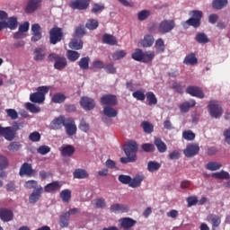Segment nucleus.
I'll return each instance as SVG.
<instances>
[{
    "label": "nucleus",
    "instance_id": "nucleus-38",
    "mask_svg": "<svg viewBox=\"0 0 230 230\" xmlns=\"http://www.w3.org/2000/svg\"><path fill=\"white\" fill-rule=\"evenodd\" d=\"M40 187H42V186L39 185V181L35 180H30L25 181L24 183V188H27V190H34V191L39 190Z\"/></svg>",
    "mask_w": 230,
    "mask_h": 230
},
{
    "label": "nucleus",
    "instance_id": "nucleus-37",
    "mask_svg": "<svg viewBox=\"0 0 230 230\" xmlns=\"http://www.w3.org/2000/svg\"><path fill=\"white\" fill-rule=\"evenodd\" d=\"M87 33L85 31V25L81 24L77 27H75V31L74 32V37H77V39H82L84 37V35Z\"/></svg>",
    "mask_w": 230,
    "mask_h": 230
},
{
    "label": "nucleus",
    "instance_id": "nucleus-29",
    "mask_svg": "<svg viewBox=\"0 0 230 230\" xmlns=\"http://www.w3.org/2000/svg\"><path fill=\"white\" fill-rule=\"evenodd\" d=\"M73 177L74 179H88L89 172L84 169L78 168L74 171Z\"/></svg>",
    "mask_w": 230,
    "mask_h": 230
},
{
    "label": "nucleus",
    "instance_id": "nucleus-32",
    "mask_svg": "<svg viewBox=\"0 0 230 230\" xmlns=\"http://www.w3.org/2000/svg\"><path fill=\"white\" fill-rule=\"evenodd\" d=\"M102 42L104 44H109V46H116L118 44V40H116V37L111 34H104L102 36Z\"/></svg>",
    "mask_w": 230,
    "mask_h": 230
},
{
    "label": "nucleus",
    "instance_id": "nucleus-5",
    "mask_svg": "<svg viewBox=\"0 0 230 230\" xmlns=\"http://www.w3.org/2000/svg\"><path fill=\"white\" fill-rule=\"evenodd\" d=\"M64 39V33L60 27L54 26L49 31V40L50 44H58Z\"/></svg>",
    "mask_w": 230,
    "mask_h": 230
},
{
    "label": "nucleus",
    "instance_id": "nucleus-9",
    "mask_svg": "<svg viewBox=\"0 0 230 230\" xmlns=\"http://www.w3.org/2000/svg\"><path fill=\"white\" fill-rule=\"evenodd\" d=\"M67 121V118L64 115H60L59 117L55 118L51 122H50V128L52 130H60L62 127H65L66 122Z\"/></svg>",
    "mask_w": 230,
    "mask_h": 230
},
{
    "label": "nucleus",
    "instance_id": "nucleus-40",
    "mask_svg": "<svg viewBox=\"0 0 230 230\" xmlns=\"http://www.w3.org/2000/svg\"><path fill=\"white\" fill-rule=\"evenodd\" d=\"M146 98L148 102L149 107H152V105H157V97L154 92H147L146 93Z\"/></svg>",
    "mask_w": 230,
    "mask_h": 230
},
{
    "label": "nucleus",
    "instance_id": "nucleus-25",
    "mask_svg": "<svg viewBox=\"0 0 230 230\" xmlns=\"http://www.w3.org/2000/svg\"><path fill=\"white\" fill-rule=\"evenodd\" d=\"M74 38L69 42L68 46L70 49H74L75 51H78L84 48V41L82 40Z\"/></svg>",
    "mask_w": 230,
    "mask_h": 230
},
{
    "label": "nucleus",
    "instance_id": "nucleus-24",
    "mask_svg": "<svg viewBox=\"0 0 230 230\" xmlns=\"http://www.w3.org/2000/svg\"><path fill=\"white\" fill-rule=\"evenodd\" d=\"M154 42H155V39L151 34H146L144 39L141 40L140 45L142 48H152L154 46Z\"/></svg>",
    "mask_w": 230,
    "mask_h": 230
},
{
    "label": "nucleus",
    "instance_id": "nucleus-22",
    "mask_svg": "<svg viewBox=\"0 0 230 230\" xmlns=\"http://www.w3.org/2000/svg\"><path fill=\"white\" fill-rule=\"evenodd\" d=\"M112 213H128L130 208L125 204L115 203L110 208Z\"/></svg>",
    "mask_w": 230,
    "mask_h": 230
},
{
    "label": "nucleus",
    "instance_id": "nucleus-14",
    "mask_svg": "<svg viewBox=\"0 0 230 230\" xmlns=\"http://www.w3.org/2000/svg\"><path fill=\"white\" fill-rule=\"evenodd\" d=\"M42 5V0H29L25 6V13H33Z\"/></svg>",
    "mask_w": 230,
    "mask_h": 230
},
{
    "label": "nucleus",
    "instance_id": "nucleus-59",
    "mask_svg": "<svg viewBox=\"0 0 230 230\" xmlns=\"http://www.w3.org/2000/svg\"><path fill=\"white\" fill-rule=\"evenodd\" d=\"M133 98H136V100H138V102H145V98H146V95H145V93L137 90L132 93Z\"/></svg>",
    "mask_w": 230,
    "mask_h": 230
},
{
    "label": "nucleus",
    "instance_id": "nucleus-28",
    "mask_svg": "<svg viewBox=\"0 0 230 230\" xmlns=\"http://www.w3.org/2000/svg\"><path fill=\"white\" fill-rule=\"evenodd\" d=\"M144 179L145 176L139 174L136 175L134 178H131V181H129V188H139Z\"/></svg>",
    "mask_w": 230,
    "mask_h": 230
},
{
    "label": "nucleus",
    "instance_id": "nucleus-54",
    "mask_svg": "<svg viewBox=\"0 0 230 230\" xmlns=\"http://www.w3.org/2000/svg\"><path fill=\"white\" fill-rule=\"evenodd\" d=\"M131 58L137 62H142L143 60V50L141 49H137L135 52L132 53Z\"/></svg>",
    "mask_w": 230,
    "mask_h": 230
},
{
    "label": "nucleus",
    "instance_id": "nucleus-36",
    "mask_svg": "<svg viewBox=\"0 0 230 230\" xmlns=\"http://www.w3.org/2000/svg\"><path fill=\"white\" fill-rule=\"evenodd\" d=\"M103 114L107 116V118H116V116H118V111L112 108V106H106L103 108Z\"/></svg>",
    "mask_w": 230,
    "mask_h": 230
},
{
    "label": "nucleus",
    "instance_id": "nucleus-56",
    "mask_svg": "<svg viewBox=\"0 0 230 230\" xmlns=\"http://www.w3.org/2000/svg\"><path fill=\"white\" fill-rule=\"evenodd\" d=\"M60 198L63 202H69V200H71V190L69 189L62 190L60 192Z\"/></svg>",
    "mask_w": 230,
    "mask_h": 230
},
{
    "label": "nucleus",
    "instance_id": "nucleus-4",
    "mask_svg": "<svg viewBox=\"0 0 230 230\" xmlns=\"http://www.w3.org/2000/svg\"><path fill=\"white\" fill-rule=\"evenodd\" d=\"M208 112L212 118H220L224 114V110L220 105V102L217 100H212L208 102Z\"/></svg>",
    "mask_w": 230,
    "mask_h": 230
},
{
    "label": "nucleus",
    "instance_id": "nucleus-62",
    "mask_svg": "<svg viewBox=\"0 0 230 230\" xmlns=\"http://www.w3.org/2000/svg\"><path fill=\"white\" fill-rule=\"evenodd\" d=\"M105 5L103 4H94L91 9L92 13H98V12H103Z\"/></svg>",
    "mask_w": 230,
    "mask_h": 230
},
{
    "label": "nucleus",
    "instance_id": "nucleus-43",
    "mask_svg": "<svg viewBox=\"0 0 230 230\" xmlns=\"http://www.w3.org/2000/svg\"><path fill=\"white\" fill-rule=\"evenodd\" d=\"M195 40L199 42V44H208L209 42V38L204 32H199L196 34Z\"/></svg>",
    "mask_w": 230,
    "mask_h": 230
},
{
    "label": "nucleus",
    "instance_id": "nucleus-8",
    "mask_svg": "<svg viewBox=\"0 0 230 230\" xmlns=\"http://www.w3.org/2000/svg\"><path fill=\"white\" fill-rule=\"evenodd\" d=\"M101 105H106V107H115L118 105V97L113 94H104L101 97Z\"/></svg>",
    "mask_w": 230,
    "mask_h": 230
},
{
    "label": "nucleus",
    "instance_id": "nucleus-20",
    "mask_svg": "<svg viewBox=\"0 0 230 230\" xmlns=\"http://www.w3.org/2000/svg\"><path fill=\"white\" fill-rule=\"evenodd\" d=\"M0 219L2 222H12L13 220V212L8 208H0Z\"/></svg>",
    "mask_w": 230,
    "mask_h": 230
},
{
    "label": "nucleus",
    "instance_id": "nucleus-44",
    "mask_svg": "<svg viewBox=\"0 0 230 230\" xmlns=\"http://www.w3.org/2000/svg\"><path fill=\"white\" fill-rule=\"evenodd\" d=\"M99 26L100 22L95 19H89L85 23V28L90 31L97 30Z\"/></svg>",
    "mask_w": 230,
    "mask_h": 230
},
{
    "label": "nucleus",
    "instance_id": "nucleus-61",
    "mask_svg": "<svg viewBox=\"0 0 230 230\" xmlns=\"http://www.w3.org/2000/svg\"><path fill=\"white\" fill-rule=\"evenodd\" d=\"M119 181L121 182V184H128L129 186L130 181H132V177L127 174H120L119 175Z\"/></svg>",
    "mask_w": 230,
    "mask_h": 230
},
{
    "label": "nucleus",
    "instance_id": "nucleus-21",
    "mask_svg": "<svg viewBox=\"0 0 230 230\" xmlns=\"http://www.w3.org/2000/svg\"><path fill=\"white\" fill-rule=\"evenodd\" d=\"M44 192V189L42 187H39L37 190H33L31 194L29 196L30 204H36L42 197V193Z\"/></svg>",
    "mask_w": 230,
    "mask_h": 230
},
{
    "label": "nucleus",
    "instance_id": "nucleus-33",
    "mask_svg": "<svg viewBox=\"0 0 230 230\" xmlns=\"http://www.w3.org/2000/svg\"><path fill=\"white\" fill-rule=\"evenodd\" d=\"M155 48L158 55H161V53H164V50L166 49V46L164 45V40H163V38H159L156 40Z\"/></svg>",
    "mask_w": 230,
    "mask_h": 230
},
{
    "label": "nucleus",
    "instance_id": "nucleus-3",
    "mask_svg": "<svg viewBox=\"0 0 230 230\" xmlns=\"http://www.w3.org/2000/svg\"><path fill=\"white\" fill-rule=\"evenodd\" d=\"M49 59L50 62H53L54 60V69H58V71H62V69L67 67V59L65 57H60L57 53L49 54Z\"/></svg>",
    "mask_w": 230,
    "mask_h": 230
},
{
    "label": "nucleus",
    "instance_id": "nucleus-64",
    "mask_svg": "<svg viewBox=\"0 0 230 230\" xmlns=\"http://www.w3.org/2000/svg\"><path fill=\"white\" fill-rule=\"evenodd\" d=\"M38 154H40V155H46V154H49L51 152V147L49 146H40L37 149Z\"/></svg>",
    "mask_w": 230,
    "mask_h": 230
},
{
    "label": "nucleus",
    "instance_id": "nucleus-39",
    "mask_svg": "<svg viewBox=\"0 0 230 230\" xmlns=\"http://www.w3.org/2000/svg\"><path fill=\"white\" fill-rule=\"evenodd\" d=\"M161 169V164L156 161H149L147 163V170L154 173V172H157Z\"/></svg>",
    "mask_w": 230,
    "mask_h": 230
},
{
    "label": "nucleus",
    "instance_id": "nucleus-45",
    "mask_svg": "<svg viewBox=\"0 0 230 230\" xmlns=\"http://www.w3.org/2000/svg\"><path fill=\"white\" fill-rule=\"evenodd\" d=\"M89 62H91V58H89V56L82 58L78 62V66L80 69H83V70L89 69Z\"/></svg>",
    "mask_w": 230,
    "mask_h": 230
},
{
    "label": "nucleus",
    "instance_id": "nucleus-34",
    "mask_svg": "<svg viewBox=\"0 0 230 230\" xmlns=\"http://www.w3.org/2000/svg\"><path fill=\"white\" fill-rule=\"evenodd\" d=\"M227 4H229V1L227 0H213L212 8L215 10H223Z\"/></svg>",
    "mask_w": 230,
    "mask_h": 230
},
{
    "label": "nucleus",
    "instance_id": "nucleus-11",
    "mask_svg": "<svg viewBox=\"0 0 230 230\" xmlns=\"http://www.w3.org/2000/svg\"><path fill=\"white\" fill-rule=\"evenodd\" d=\"M6 28H9V30H15L17 28V17H9L7 22L0 21V31L6 30Z\"/></svg>",
    "mask_w": 230,
    "mask_h": 230
},
{
    "label": "nucleus",
    "instance_id": "nucleus-48",
    "mask_svg": "<svg viewBox=\"0 0 230 230\" xmlns=\"http://www.w3.org/2000/svg\"><path fill=\"white\" fill-rule=\"evenodd\" d=\"M69 214L64 212L59 218L60 227H67L69 226Z\"/></svg>",
    "mask_w": 230,
    "mask_h": 230
},
{
    "label": "nucleus",
    "instance_id": "nucleus-31",
    "mask_svg": "<svg viewBox=\"0 0 230 230\" xmlns=\"http://www.w3.org/2000/svg\"><path fill=\"white\" fill-rule=\"evenodd\" d=\"M155 58V52L154 50H149L143 52L142 54V61L144 64H148V62H152Z\"/></svg>",
    "mask_w": 230,
    "mask_h": 230
},
{
    "label": "nucleus",
    "instance_id": "nucleus-7",
    "mask_svg": "<svg viewBox=\"0 0 230 230\" xmlns=\"http://www.w3.org/2000/svg\"><path fill=\"white\" fill-rule=\"evenodd\" d=\"M91 4V0H72L69 2V6L72 10H87Z\"/></svg>",
    "mask_w": 230,
    "mask_h": 230
},
{
    "label": "nucleus",
    "instance_id": "nucleus-55",
    "mask_svg": "<svg viewBox=\"0 0 230 230\" xmlns=\"http://www.w3.org/2000/svg\"><path fill=\"white\" fill-rule=\"evenodd\" d=\"M152 12L150 10H142L137 13V20L138 21H146V19L151 15Z\"/></svg>",
    "mask_w": 230,
    "mask_h": 230
},
{
    "label": "nucleus",
    "instance_id": "nucleus-6",
    "mask_svg": "<svg viewBox=\"0 0 230 230\" xmlns=\"http://www.w3.org/2000/svg\"><path fill=\"white\" fill-rule=\"evenodd\" d=\"M173 28H175V21L164 20L160 22L158 26V31L159 33H162V34L170 33V31H172Z\"/></svg>",
    "mask_w": 230,
    "mask_h": 230
},
{
    "label": "nucleus",
    "instance_id": "nucleus-41",
    "mask_svg": "<svg viewBox=\"0 0 230 230\" xmlns=\"http://www.w3.org/2000/svg\"><path fill=\"white\" fill-rule=\"evenodd\" d=\"M30 100L32 102V103H43L44 100L46 99L43 98L42 94L36 92L30 95Z\"/></svg>",
    "mask_w": 230,
    "mask_h": 230
},
{
    "label": "nucleus",
    "instance_id": "nucleus-1",
    "mask_svg": "<svg viewBox=\"0 0 230 230\" xmlns=\"http://www.w3.org/2000/svg\"><path fill=\"white\" fill-rule=\"evenodd\" d=\"M24 125H26L24 121H15L13 123L12 127L3 128V126L0 125V136H3L6 141H13V139H15V136H17V132H19V130H22V128H24Z\"/></svg>",
    "mask_w": 230,
    "mask_h": 230
},
{
    "label": "nucleus",
    "instance_id": "nucleus-15",
    "mask_svg": "<svg viewBox=\"0 0 230 230\" xmlns=\"http://www.w3.org/2000/svg\"><path fill=\"white\" fill-rule=\"evenodd\" d=\"M31 42H39L42 39V28L38 23L31 25Z\"/></svg>",
    "mask_w": 230,
    "mask_h": 230
},
{
    "label": "nucleus",
    "instance_id": "nucleus-51",
    "mask_svg": "<svg viewBox=\"0 0 230 230\" xmlns=\"http://www.w3.org/2000/svg\"><path fill=\"white\" fill-rule=\"evenodd\" d=\"M141 127L146 134H152L154 132V125L148 121H143Z\"/></svg>",
    "mask_w": 230,
    "mask_h": 230
},
{
    "label": "nucleus",
    "instance_id": "nucleus-10",
    "mask_svg": "<svg viewBox=\"0 0 230 230\" xmlns=\"http://www.w3.org/2000/svg\"><path fill=\"white\" fill-rule=\"evenodd\" d=\"M64 127L68 136H75V134H76V130H78V128H76V123L75 122V119L71 117L66 118V121L65 122Z\"/></svg>",
    "mask_w": 230,
    "mask_h": 230
},
{
    "label": "nucleus",
    "instance_id": "nucleus-26",
    "mask_svg": "<svg viewBox=\"0 0 230 230\" xmlns=\"http://www.w3.org/2000/svg\"><path fill=\"white\" fill-rule=\"evenodd\" d=\"M60 152L63 157H71L75 154V146L66 145L61 147Z\"/></svg>",
    "mask_w": 230,
    "mask_h": 230
},
{
    "label": "nucleus",
    "instance_id": "nucleus-60",
    "mask_svg": "<svg viewBox=\"0 0 230 230\" xmlns=\"http://www.w3.org/2000/svg\"><path fill=\"white\" fill-rule=\"evenodd\" d=\"M182 137L186 139V141H193V139H195V133L191 130H185L182 133Z\"/></svg>",
    "mask_w": 230,
    "mask_h": 230
},
{
    "label": "nucleus",
    "instance_id": "nucleus-57",
    "mask_svg": "<svg viewBox=\"0 0 230 230\" xmlns=\"http://www.w3.org/2000/svg\"><path fill=\"white\" fill-rule=\"evenodd\" d=\"M141 148L143 152H146V154H150L151 152H155V146H154V144H150V143L142 144Z\"/></svg>",
    "mask_w": 230,
    "mask_h": 230
},
{
    "label": "nucleus",
    "instance_id": "nucleus-58",
    "mask_svg": "<svg viewBox=\"0 0 230 230\" xmlns=\"http://www.w3.org/2000/svg\"><path fill=\"white\" fill-rule=\"evenodd\" d=\"M127 57V52L125 50H116L112 54L113 60H121V58H125Z\"/></svg>",
    "mask_w": 230,
    "mask_h": 230
},
{
    "label": "nucleus",
    "instance_id": "nucleus-35",
    "mask_svg": "<svg viewBox=\"0 0 230 230\" xmlns=\"http://www.w3.org/2000/svg\"><path fill=\"white\" fill-rule=\"evenodd\" d=\"M154 143L160 154H164L168 150L166 144L161 138H155Z\"/></svg>",
    "mask_w": 230,
    "mask_h": 230
},
{
    "label": "nucleus",
    "instance_id": "nucleus-17",
    "mask_svg": "<svg viewBox=\"0 0 230 230\" xmlns=\"http://www.w3.org/2000/svg\"><path fill=\"white\" fill-rule=\"evenodd\" d=\"M186 93L190 94V96H195L196 98H200V100L205 98L204 92L199 86H188L186 89Z\"/></svg>",
    "mask_w": 230,
    "mask_h": 230
},
{
    "label": "nucleus",
    "instance_id": "nucleus-52",
    "mask_svg": "<svg viewBox=\"0 0 230 230\" xmlns=\"http://www.w3.org/2000/svg\"><path fill=\"white\" fill-rule=\"evenodd\" d=\"M22 148V145L21 142H11L7 146L9 152H19Z\"/></svg>",
    "mask_w": 230,
    "mask_h": 230
},
{
    "label": "nucleus",
    "instance_id": "nucleus-63",
    "mask_svg": "<svg viewBox=\"0 0 230 230\" xmlns=\"http://www.w3.org/2000/svg\"><path fill=\"white\" fill-rule=\"evenodd\" d=\"M5 112L11 119H17V118H19V113H17L15 109H6Z\"/></svg>",
    "mask_w": 230,
    "mask_h": 230
},
{
    "label": "nucleus",
    "instance_id": "nucleus-23",
    "mask_svg": "<svg viewBox=\"0 0 230 230\" xmlns=\"http://www.w3.org/2000/svg\"><path fill=\"white\" fill-rule=\"evenodd\" d=\"M60 188H62V185H60V181H55L50 183H48L44 187V191L46 193H53L55 191H58L60 190Z\"/></svg>",
    "mask_w": 230,
    "mask_h": 230
},
{
    "label": "nucleus",
    "instance_id": "nucleus-2",
    "mask_svg": "<svg viewBox=\"0 0 230 230\" xmlns=\"http://www.w3.org/2000/svg\"><path fill=\"white\" fill-rule=\"evenodd\" d=\"M189 18L182 23L183 28H188L189 26H192V28H200V24H202V17H204V13L199 10H192L189 12Z\"/></svg>",
    "mask_w": 230,
    "mask_h": 230
},
{
    "label": "nucleus",
    "instance_id": "nucleus-47",
    "mask_svg": "<svg viewBox=\"0 0 230 230\" xmlns=\"http://www.w3.org/2000/svg\"><path fill=\"white\" fill-rule=\"evenodd\" d=\"M127 157H121L119 159L122 164H128V163H136L137 161V155H126Z\"/></svg>",
    "mask_w": 230,
    "mask_h": 230
},
{
    "label": "nucleus",
    "instance_id": "nucleus-30",
    "mask_svg": "<svg viewBox=\"0 0 230 230\" xmlns=\"http://www.w3.org/2000/svg\"><path fill=\"white\" fill-rule=\"evenodd\" d=\"M183 64L186 66H195L196 64H199V59L195 56V53H190L185 57Z\"/></svg>",
    "mask_w": 230,
    "mask_h": 230
},
{
    "label": "nucleus",
    "instance_id": "nucleus-53",
    "mask_svg": "<svg viewBox=\"0 0 230 230\" xmlns=\"http://www.w3.org/2000/svg\"><path fill=\"white\" fill-rule=\"evenodd\" d=\"M45 57L46 54L44 53V50H42V49H34V60H36V62L42 60L43 58H45Z\"/></svg>",
    "mask_w": 230,
    "mask_h": 230
},
{
    "label": "nucleus",
    "instance_id": "nucleus-16",
    "mask_svg": "<svg viewBox=\"0 0 230 230\" xmlns=\"http://www.w3.org/2000/svg\"><path fill=\"white\" fill-rule=\"evenodd\" d=\"M80 105L84 111H93L96 107V102L94 99L89 97H82L80 100Z\"/></svg>",
    "mask_w": 230,
    "mask_h": 230
},
{
    "label": "nucleus",
    "instance_id": "nucleus-50",
    "mask_svg": "<svg viewBox=\"0 0 230 230\" xmlns=\"http://www.w3.org/2000/svg\"><path fill=\"white\" fill-rule=\"evenodd\" d=\"M212 177L215 179L227 180L230 178L229 172L222 170L221 172H213Z\"/></svg>",
    "mask_w": 230,
    "mask_h": 230
},
{
    "label": "nucleus",
    "instance_id": "nucleus-49",
    "mask_svg": "<svg viewBox=\"0 0 230 230\" xmlns=\"http://www.w3.org/2000/svg\"><path fill=\"white\" fill-rule=\"evenodd\" d=\"M51 102L53 103H64L66 102V96L62 93H58L52 96Z\"/></svg>",
    "mask_w": 230,
    "mask_h": 230
},
{
    "label": "nucleus",
    "instance_id": "nucleus-18",
    "mask_svg": "<svg viewBox=\"0 0 230 230\" xmlns=\"http://www.w3.org/2000/svg\"><path fill=\"white\" fill-rule=\"evenodd\" d=\"M207 220L211 224L212 230H217V227H220V224H222V217L215 214H209L207 217Z\"/></svg>",
    "mask_w": 230,
    "mask_h": 230
},
{
    "label": "nucleus",
    "instance_id": "nucleus-12",
    "mask_svg": "<svg viewBox=\"0 0 230 230\" xmlns=\"http://www.w3.org/2000/svg\"><path fill=\"white\" fill-rule=\"evenodd\" d=\"M200 152V146L198 144H189L183 150L185 157H195Z\"/></svg>",
    "mask_w": 230,
    "mask_h": 230
},
{
    "label": "nucleus",
    "instance_id": "nucleus-46",
    "mask_svg": "<svg viewBox=\"0 0 230 230\" xmlns=\"http://www.w3.org/2000/svg\"><path fill=\"white\" fill-rule=\"evenodd\" d=\"M222 166V164L218 162H208L206 165V169L209 170V172H217V170H220Z\"/></svg>",
    "mask_w": 230,
    "mask_h": 230
},
{
    "label": "nucleus",
    "instance_id": "nucleus-42",
    "mask_svg": "<svg viewBox=\"0 0 230 230\" xmlns=\"http://www.w3.org/2000/svg\"><path fill=\"white\" fill-rule=\"evenodd\" d=\"M66 58L70 62H76V60L80 58V54L78 53V51H75V50H67Z\"/></svg>",
    "mask_w": 230,
    "mask_h": 230
},
{
    "label": "nucleus",
    "instance_id": "nucleus-27",
    "mask_svg": "<svg viewBox=\"0 0 230 230\" xmlns=\"http://www.w3.org/2000/svg\"><path fill=\"white\" fill-rule=\"evenodd\" d=\"M137 222L130 217H124L120 219V227L122 229H130V227H134Z\"/></svg>",
    "mask_w": 230,
    "mask_h": 230
},
{
    "label": "nucleus",
    "instance_id": "nucleus-19",
    "mask_svg": "<svg viewBox=\"0 0 230 230\" xmlns=\"http://www.w3.org/2000/svg\"><path fill=\"white\" fill-rule=\"evenodd\" d=\"M20 177H24V175H27V177H31L33 175V167L29 163H24L22 164L19 172Z\"/></svg>",
    "mask_w": 230,
    "mask_h": 230
},
{
    "label": "nucleus",
    "instance_id": "nucleus-13",
    "mask_svg": "<svg viewBox=\"0 0 230 230\" xmlns=\"http://www.w3.org/2000/svg\"><path fill=\"white\" fill-rule=\"evenodd\" d=\"M139 150L137 142L130 140L124 146V153L126 155H137L136 153Z\"/></svg>",
    "mask_w": 230,
    "mask_h": 230
}]
</instances>
